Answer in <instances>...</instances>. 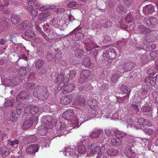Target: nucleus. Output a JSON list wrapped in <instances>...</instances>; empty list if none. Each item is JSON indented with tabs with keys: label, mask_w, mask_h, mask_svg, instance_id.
<instances>
[{
	"label": "nucleus",
	"mask_w": 158,
	"mask_h": 158,
	"mask_svg": "<svg viewBox=\"0 0 158 158\" xmlns=\"http://www.w3.org/2000/svg\"><path fill=\"white\" fill-rule=\"evenodd\" d=\"M32 27L31 23L26 21L18 25L17 26V28L18 30H24L26 28L30 29Z\"/></svg>",
	"instance_id": "4468645a"
},
{
	"label": "nucleus",
	"mask_w": 158,
	"mask_h": 158,
	"mask_svg": "<svg viewBox=\"0 0 158 158\" xmlns=\"http://www.w3.org/2000/svg\"><path fill=\"white\" fill-rule=\"evenodd\" d=\"M108 142L111 145L118 146L121 143L122 140L119 138H112L108 139Z\"/></svg>",
	"instance_id": "a211bd4d"
},
{
	"label": "nucleus",
	"mask_w": 158,
	"mask_h": 158,
	"mask_svg": "<svg viewBox=\"0 0 158 158\" xmlns=\"http://www.w3.org/2000/svg\"><path fill=\"white\" fill-rule=\"evenodd\" d=\"M83 64L87 68H92L94 67V64L90 63V59L88 57L85 58L83 61Z\"/></svg>",
	"instance_id": "412c9836"
},
{
	"label": "nucleus",
	"mask_w": 158,
	"mask_h": 158,
	"mask_svg": "<svg viewBox=\"0 0 158 158\" xmlns=\"http://www.w3.org/2000/svg\"><path fill=\"white\" fill-rule=\"evenodd\" d=\"M33 95L40 100H45L48 98V93L45 87L39 86L34 89Z\"/></svg>",
	"instance_id": "f03ea898"
},
{
	"label": "nucleus",
	"mask_w": 158,
	"mask_h": 158,
	"mask_svg": "<svg viewBox=\"0 0 158 158\" xmlns=\"http://www.w3.org/2000/svg\"><path fill=\"white\" fill-rule=\"evenodd\" d=\"M91 110H89V114H88L87 115L89 116H91V115H92V116H94L95 115L98 114V113H97L96 112V109H91Z\"/></svg>",
	"instance_id": "49530a36"
},
{
	"label": "nucleus",
	"mask_w": 158,
	"mask_h": 158,
	"mask_svg": "<svg viewBox=\"0 0 158 158\" xmlns=\"http://www.w3.org/2000/svg\"><path fill=\"white\" fill-rule=\"evenodd\" d=\"M77 152L79 154H83L86 152V148L83 145H81L78 147Z\"/></svg>",
	"instance_id": "c756f323"
},
{
	"label": "nucleus",
	"mask_w": 158,
	"mask_h": 158,
	"mask_svg": "<svg viewBox=\"0 0 158 158\" xmlns=\"http://www.w3.org/2000/svg\"><path fill=\"white\" fill-rule=\"evenodd\" d=\"M15 113L12 111V114H10V117H9L8 121H10L12 122H15L16 121V118L15 117Z\"/></svg>",
	"instance_id": "37998d69"
},
{
	"label": "nucleus",
	"mask_w": 158,
	"mask_h": 158,
	"mask_svg": "<svg viewBox=\"0 0 158 158\" xmlns=\"http://www.w3.org/2000/svg\"><path fill=\"white\" fill-rule=\"evenodd\" d=\"M14 103V99L12 98H10L5 102V106L6 107L11 106L13 105Z\"/></svg>",
	"instance_id": "72a5a7b5"
},
{
	"label": "nucleus",
	"mask_w": 158,
	"mask_h": 158,
	"mask_svg": "<svg viewBox=\"0 0 158 158\" xmlns=\"http://www.w3.org/2000/svg\"><path fill=\"white\" fill-rule=\"evenodd\" d=\"M50 25L54 28H58L61 30H64L67 27L64 20L58 16L53 17L49 22Z\"/></svg>",
	"instance_id": "7ed1b4c3"
},
{
	"label": "nucleus",
	"mask_w": 158,
	"mask_h": 158,
	"mask_svg": "<svg viewBox=\"0 0 158 158\" xmlns=\"http://www.w3.org/2000/svg\"><path fill=\"white\" fill-rule=\"evenodd\" d=\"M97 158H107V157L104 155V153L103 152H101L100 153L98 154Z\"/></svg>",
	"instance_id": "5fc2aeb1"
},
{
	"label": "nucleus",
	"mask_w": 158,
	"mask_h": 158,
	"mask_svg": "<svg viewBox=\"0 0 158 158\" xmlns=\"http://www.w3.org/2000/svg\"><path fill=\"white\" fill-rule=\"evenodd\" d=\"M39 147L37 144L31 145L29 147L27 148L26 152L30 155H35V153L37 152Z\"/></svg>",
	"instance_id": "9d476101"
},
{
	"label": "nucleus",
	"mask_w": 158,
	"mask_h": 158,
	"mask_svg": "<svg viewBox=\"0 0 158 158\" xmlns=\"http://www.w3.org/2000/svg\"><path fill=\"white\" fill-rule=\"evenodd\" d=\"M72 99V96L70 95L63 97L60 100V103L63 105H68L71 102Z\"/></svg>",
	"instance_id": "ddd939ff"
},
{
	"label": "nucleus",
	"mask_w": 158,
	"mask_h": 158,
	"mask_svg": "<svg viewBox=\"0 0 158 158\" xmlns=\"http://www.w3.org/2000/svg\"><path fill=\"white\" fill-rule=\"evenodd\" d=\"M102 131L98 128H95L92 131L90 135V137L92 138H97L99 137L102 133Z\"/></svg>",
	"instance_id": "6ab92c4d"
},
{
	"label": "nucleus",
	"mask_w": 158,
	"mask_h": 158,
	"mask_svg": "<svg viewBox=\"0 0 158 158\" xmlns=\"http://www.w3.org/2000/svg\"><path fill=\"white\" fill-rule=\"evenodd\" d=\"M6 0H4V1H5V3L4 5L2 4L0 5V8L1 9H5L7 6V5H8V3L7 1L6 2Z\"/></svg>",
	"instance_id": "e2e57ef3"
},
{
	"label": "nucleus",
	"mask_w": 158,
	"mask_h": 158,
	"mask_svg": "<svg viewBox=\"0 0 158 158\" xmlns=\"http://www.w3.org/2000/svg\"><path fill=\"white\" fill-rule=\"evenodd\" d=\"M155 69L154 67H152L148 71V73L149 75H153L155 74L156 73V70L155 71Z\"/></svg>",
	"instance_id": "a18cd8bd"
},
{
	"label": "nucleus",
	"mask_w": 158,
	"mask_h": 158,
	"mask_svg": "<svg viewBox=\"0 0 158 158\" xmlns=\"http://www.w3.org/2000/svg\"><path fill=\"white\" fill-rule=\"evenodd\" d=\"M83 34L81 32L76 33L73 36V39L75 41H78L81 40L84 37Z\"/></svg>",
	"instance_id": "b1692460"
},
{
	"label": "nucleus",
	"mask_w": 158,
	"mask_h": 158,
	"mask_svg": "<svg viewBox=\"0 0 158 158\" xmlns=\"http://www.w3.org/2000/svg\"><path fill=\"white\" fill-rule=\"evenodd\" d=\"M137 121L140 124H143L144 122V119L143 118H139L138 119Z\"/></svg>",
	"instance_id": "774afa93"
},
{
	"label": "nucleus",
	"mask_w": 158,
	"mask_h": 158,
	"mask_svg": "<svg viewBox=\"0 0 158 158\" xmlns=\"http://www.w3.org/2000/svg\"><path fill=\"white\" fill-rule=\"evenodd\" d=\"M88 105L91 109L95 107L97 105V102L95 99H92L88 102Z\"/></svg>",
	"instance_id": "7c9ffc66"
},
{
	"label": "nucleus",
	"mask_w": 158,
	"mask_h": 158,
	"mask_svg": "<svg viewBox=\"0 0 158 158\" xmlns=\"http://www.w3.org/2000/svg\"><path fill=\"white\" fill-rule=\"evenodd\" d=\"M106 153L107 155L110 156H115L118 154V152L116 150L111 148L107 150L106 152Z\"/></svg>",
	"instance_id": "cd10ccee"
},
{
	"label": "nucleus",
	"mask_w": 158,
	"mask_h": 158,
	"mask_svg": "<svg viewBox=\"0 0 158 158\" xmlns=\"http://www.w3.org/2000/svg\"><path fill=\"white\" fill-rule=\"evenodd\" d=\"M39 109H24L26 114L35 115L38 114Z\"/></svg>",
	"instance_id": "a878e982"
},
{
	"label": "nucleus",
	"mask_w": 158,
	"mask_h": 158,
	"mask_svg": "<svg viewBox=\"0 0 158 158\" xmlns=\"http://www.w3.org/2000/svg\"><path fill=\"white\" fill-rule=\"evenodd\" d=\"M153 96L156 102L158 104V92H153Z\"/></svg>",
	"instance_id": "864d4df0"
},
{
	"label": "nucleus",
	"mask_w": 158,
	"mask_h": 158,
	"mask_svg": "<svg viewBox=\"0 0 158 158\" xmlns=\"http://www.w3.org/2000/svg\"><path fill=\"white\" fill-rule=\"evenodd\" d=\"M25 34L29 38L33 37L35 35L34 32L30 29L26 30Z\"/></svg>",
	"instance_id": "f704fd0d"
},
{
	"label": "nucleus",
	"mask_w": 158,
	"mask_h": 158,
	"mask_svg": "<svg viewBox=\"0 0 158 158\" xmlns=\"http://www.w3.org/2000/svg\"><path fill=\"white\" fill-rule=\"evenodd\" d=\"M131 148V146L127 145L126 146L124 149V154L127 156L132 157L135 156V152L132 151Z\"/></svg>",
	"instance_id": "2eb2a0df"
},
{
	"label": "nucleus",
	"mask_w": 158,
	"mask_h": 158,
	"mask_svg": "<svg viewBox=\"0 0 158 158\" xmlns=\"http://www.w3.org/2000/svg\"><path fill=\"white\" fill-rule=\"evenodd\" d=\"M101 149L104 150L105 147L104 146H102ZM101 152H102L100 150V148L99 146L95 144H91L88 147L87 155L90 156H92L95 154H99Z\"/></svg>",
	"instance_id": "39448f33"
},
{
	"label": "nucleus",
	"mask_w": 158,
	"mask_h": 158,
	"mask_svg": "<svg viewBox=\"0 0 158 158\" xmlns=\"http://www.w3.org/2000/svg\"><path fill=\"white\" fill-rule=\"evenodd\" d=\"M144 131L147 135H151L153 134V131L150 129H144Z\"/></svg>",
	"instance_id": "09e8293b"
},
{
	"label": "nucleus",
	"mask_w": 158,
	"mask_h": 158,
	"mask_svg": "<svg viewBox=\"0 0 158 158\" xmlns=\"http://www.w3.org/2000/svg\"><path fill=\"white\" fill-rule=\"evenodd\" d=\"M66 151H67L68 152H69L68 154H69V155H73L72 152L73 151H74V150L70 148H67L66 149Z\"/></svg>",
	"instance_id": "0e129e2a"
},
{
	"label": "nucleus",
	"mask_w": 158,
	"mask_h": 158,
	"mask_svg": "<svg viewBox=\"0 0 158 158\" xmlns=\"http://www.w3.org/2000/svg\"><path fill=\"white\" fill-rule=\"evenodd\" d=\"M54 7L53 6H52L50 5H46L40 6L39 8V9L40 10L42 11L52 9L54 8Z\"/></svg>",
	"instance_id": "bb28decb"
},
{
	"label": "nucleus",
	"mask_w": 158,
	"mask_h": 158,
	"mask_svg": "<svg viewBox=\"0 0 158 158\" xmlns=\"http://www.w3.org/2000/svg\"><path fill=\"white\" fill-rule=\"evenodd\" d=\"M64 79V75H60L58 76L56 80H55V82L56 83H58L59 81H60L59 85L57 88V89L58 91L60 90L64 86L65 82L64 80H65V79Z\"/></svg>",
	"instance_id": "f8f14e48"
},
{
	"label": "nucleus",
	"mask_w": 158,
	"mask_h": 158,
	"mask_svg": "<svg viewBox=\"0 0 158 158\" xmlns=\"http://www.w3.org/2000/svg\"><path fill=\"white\" fill-rule=\"evenodd\" d=\"M129 107L131 108H134V109H137L138 107L137 105L135 103H132L130 104Z\"/></svg>",
	"instance_id": "338daca9"
},
{
	"label": "nucleus",
	"mask_w": 158,
	"mask_h": 158,
	"mask_svg": "<svg viewBox=\"0 0 158 158\" xmlns=\"http://www.w3.org/2000/svg\"><path fill=\"white\" fill-rule=\"evenodd\" d=\"M18 143V141L17 139H15L14 140L9 139L7 141V144L10 146H14Z\"/></svg>",
	"instance_id": "58836bf2"
},
{
	"label": "nucleus",
	"mask_w": 158,
	"mask_h": 158,
	"mask_svg": "<svg viewBox=\"0 0 158 158\" xmlns=\"http://www.w3.org/2000/svg\"><path fill=\"white\" fill-rule=\"evenodd\" d=\"M150 55L152 59L156 58L157 55L156 52L155 51H152L150 52Z\"/></svg>",
	"instance_id": "6e6d98bb"
},
{
	"label": "nucleus",
	"mask_w": 158,
	"mask_h": 158,
	"mask_svg": "<svg viewBox=\"0 0 158 158\" xmlns=\"http://www.w3.org/2000/svg\"><path fill=\"white\" fill-rule=\"evenodd\" d=\"M44 63V61L42 60H38L36 62L35 66L37 68L39 69L43 66Z\"/></svg>",
	"instance_id": "a19ab883"
},
{
	"label": "nucleus",
	"mask_w": 158,
	"mask_h": 158,
	"mask_svg": "<svg viewBox=\"0 0 158 158\" xmlns=\"http://www.w3.org/2000/svg\"><path fill=\"white\" fill-rule=\"evenodd\" d=\"M115 135L116 138L119 139L124 138L126 136V134L124 133L119 131H116L115 132Z\"/></svg>",
	"instance_id": "2f4dec72"
},
{
	"label": "nucleus",
	"mask_w": 158,
	"mask_h": 158,
	"mask_svg": "<svg viewBox=\"0 0 158 158\" xmlns=\"http://www.w3.org/2000/svg\"><path fill=\"white\" fill-rule=\"evenodd\" d=\"M27 92H21L19 95L17 96L16 100L17 101H19L20 99L23 100L27 98L28 96V95H27Z\"/></svg>",
	"instance_id": "393cba45"
},
{
	"label": "nucleus",
	"mask_w": 158,
	"mask_h": 158,
	"mask_svg": "<svg viewBox=\"0 0 158 158\" xmlns=\"http://www.w3.org/2000/svg\"><path fill=\"white\" fill-rule=\"evenodd\" d=\"M35 9H34L30 12L31 14L32 15V16L34 17H36L37 16L38 14L37 11Z\"/></svg>",
	"instance_id": "3c124183"
},
{
	"label": "nucleus",
	"mask_w": 158,
	"mask_h": 158,
	"mask_svg": "<svg viewBox=\"0 0 158 158\" xmlns=\"http://www.w3.org/2000/svg\"><path fill=\"white\" fill-rule=\"evenodd\" d=\"M120 89L123 92L124 94H127L128 92H130L131 90H129L125 85H121L120 87Z\"/></svg>",
	"instance_id": "e433bc0d"
},
{
	"label": "nucleus",
	"mask_w": 158,
	"mask_h": 158,
	"mask_svg": "<svg viewBox=\"0 0 158 158\" xmlns=\"http://www.w3.org/2000/svg\"><path fill=\"white\" fill-rule=\"evenodd\" d=\"M76 4V3L75 2L71 1L69 3L68 6V7L71 8L75 6Z\"/></svg>",
	"instance_id": "052dcab7"
},
{
	"label": "nucleus",
	"mask_w": 158,
	"mask_h": 158,
	"mask_svg": "<svg viewBox=\"0 0 158 158\" xmlns=\"http://www.w3.org/2000/svg\"><path fill=\"white\" fill-rule=\"evenodd\" d=\"M90 71L88 70H84L81 73V75L87 78L90 75Z\"/></svg>",
	"instance_id": "ea45409f"
},
{
	"label": "nucleus",
	"mask_w": 158,
	"mask_h": 158,
	"mask_svg": "<svg viewBox=\"0 0 158 158\" xmlns=\"http://www.w3.org/2000/svg\"><path fill=\"white\" fill-rule=\"evenodd\" d=\"M120 74L116 73L113 75L111 78V80L113 83H115L117 81V80L120 77Z\"/></svg>",
	"instance_id": "79ce46f5"
},
{
	"label": "nucleus",
	"mask_w": 158,
	"mask_h": 158,
	"mask_svg": "<svg viewBox=\"0 0 158 158\" xmlns=\"http://www.w3.org/2000/svg\"><path fill=\"white\" fill-rule=\"evenodd\" d=\"M51 14L49 12H44L40 13L38 16V19L39 21L44 22L46 21L47 18L51 16Z\"/></svg>",
	"instance_id": "9b49d317"
},
{
	"label": "nucleus",
	"mask_w": 158,
	"mask_h": 158,
	"mask_svg": "<svg viewBox=\"0 0 158 158\" xmlns=\"http://www.w3.org/2000/svg\"><path fill=\"white\" fill-rule=\"evenodd\" d=\"M135 66V64L133 62H129L124 63L121 62L118 66L117 69L119 73H123L131 70Z\"/></svg>",
	"instance_id": "20e7f679"
},
{
	"label": "nucleus",
	"mask_w": 158,
	"mask_h": 158,
	"mask_svg": "<svg viewBox=\"0 0 158 158\" xmlns=\"http://www.w3.org/2000/svg\"><path fill=\"white\" fill-rule=\"evenodd\" d=\"M153 107H154L152 106L151 104H145L142 108L143 109H151Z\"/></svg>",
	"instance_id": "680f3d73"
},
{
	"label": "nucleus",
	"mask_w": 158,
	"mask_h": 158,
	"mask_svg": "<svg viewBox=\"0 0 158 158\" xmlns=\"http://www.w3.org/2000/svg\"><path fill=\"white\" fill-rule=\"evenodd\" d=\"M112 25V22L109 21H107L105 24H102L103 27L106 28L110 27Z\"/></svg>",
	"instance_id": "de8ad7c7"
},
{
	"label": "nucleus",
	"mask_w": 158,
	"mask_h": 158,
	"mask_svg": "<svg viewBox=\"0 0 158 158\" xmlns=\"http://www.w3.org/2000/svg\"><path fill=\"white\" fill-rule=\"evenodd\" d=\"M2 26L5 28H6L8 27V22L6 21V18H4V20L2 22Z\"/></svg>",
	"instance_id": "4d7b16f0"
},
{
	"label": "nucleus",
	"mask_w": 158,
	"mask_h": 158,
	"mask_svg": "<svg viewBox=\"0 0 158 158\" xmlns=\"http://www.w3.org/2000/svg\"><path fill=\"white\" fill-rule=\"evenodd\" d=\"M73 109H67V110L64 112L63 114L64 116L66 117V119L68 121L70 122L73 121L75 123H77L79 119L86 118L84 112H82L81 109H79V110H77L74 116H73Z\"/></svg>",
	"instance_id": "f257e3e1"
},
{
	"label": "nucleus",
	"mask_w": 158,
	"mask_h": 158,
	"mask_svg": "<svg viewBox=\"0 0 158 158\" xmlns=\"http://www.w3.org/2000/svg\"><path fill=\"white\" fill-rule=\"evenodd\" d=\"M36 108V106L31 104H28L26 107V109H35Z\"/></svg>",
	"instance_id": "69168bd1"
},
{
	"label": "nucleus",
	"mask_w": 158,
	"mask_h": 158,
	"mask_svg": "<svg viewBox=\"0 0 158 158\" xmlns=\"http://www.w3.org/2000/svg\"><path fill=\"white\" fill-rule=\"evenodd\" d=\"M35 86L34 83L32 82H28L25 83L24 85V86L26 89H32Z\"/></svg>",
	"instance_id": "4c0bfd02"
},
{
	"label": "nucleus",
	"mask_w": 158,
	"mask_h": 158,
	"mask_svg": "<svg viewBox=\"0 0 158 158\" xmlns=\"http://www.w3.org/2000/svg\"><path fill=\"white\" fill-rule=\"evenodd\" d=\"M156 76L152 77V79L150 80V82L152 85H154L156 83L157 80Z\"/></svg>",
	"instance_id": "8fccbe9b"
},
{
	"label": "nucleus",
	"mask_w": 158,
	"mask_h": 158,
	"mask_svg": "<svg viewBox=\"0 0 158 158\" xmlns=\"http://www.w3.org/2000/svg\"><path fill=\"white\" fill-rule=\"evenodd\" d=\"M10 20L13 24H16L20 22V19L16 15L13 14L11 15Z\"/></svg>",
	"instance_id": "4be33fe9"
},
{
	"label": "nucleus",
	"mask_w": 158,
	"mask_h": 158,
	"mask_svg": "<svg viewBox=\"0 0 158 158\" xmlns=\"http://www.w3.org/2000/svg\"><path fill=\"white\" fill-rule=\"evenodd\" d=\"M143 12L145 15L151 14L154 11L153 6L152 4L145 6L143 9Z\"/></svg>",
	"instance_id": "f3484780"
},
{
	"label": "nucleus",
	"mask_w": 158,
	"mask_h": 158,
	"mask_svg": "<svg viewBox=\"0 0 158 158\" xmlns=\"http://www.w3.org/2000/svg\"><path fill=\"white\" fill-rule=\"evenodd\" d=\"M75 88V85L70 84L65 86L62 90V92L64 94H67L72 91Z\"/></svg>",
	"instance_id": "dca6fc26"
},
{
	"label": "nucleus",
	"mask_w": 158,
	"mask_h": 158,
	"mask_svg": "<svg viewBox=\"0 0 158 158\" xmlns=\"http://www.w3.org/2000/svg\"><path fill=\"white\" fill-rule=\"evenodd\" d=\"M110 39L111 38L110 36H106L104 37L103 41V43H108L109 41H110Z\"/></svg>",
	"instance_id": "bf43d9fd"
},
{
	"label": "nucleus",
	"mask_w": 158,
	"mask_h": 158,
	"mask_svg": "<svg viewBox=\"0 0 158 158\" xmlns=\"http://www.w3.org/2000/svg\"><path fill=\"white\" fill-rule=\"evenodd\" d=\"M115 131L111 129H108L105 130V134L107 136H113L115 135Z\"/></svg>",
	"instance_id": "c9c22d12"
},
{
	"label": "nucleus",
	"mask_w": 158,
	"mask_h": 158,
	"mask_svg": "<svg viewBox=\"0 0 158 158\" xmlns=\"http://www.w3.org/2000/svg\"><path fill=\"white\" fill-rule=\"evenodd\" d=\"M144 23L151 28H154L157 23V20L155 18L151 17L145 19Z\"/></svg>",
	"instance_id": "1a4fd4ad"
},
{
	"label": "nucleus",
	"mask_w": 158,
	"mask_h": 158,
	"mask_svg": "<svg viewBox=\"0 0 158 158\" xmlns=\"http://www.w3.org/2000/svg\"><path fill=\"white\" fill-rule=\"evenodd\" d=\"M129 97V94H127L122 98L118 97L117 98V102L119 103H123L124 101L128 100Z\"/></svg>",
	"instance_id": "473e14b6"
},
{
	"label": "nucleus",
	"mask_w": 158,
	"mask_h": 158,
	"mask_svg": "<svg viewBox=\"0 0 158 158\" xmlns=\"http://www.w3.org/2000/svg\"><path fill=\"white\" fill-rule=\"evenodd\" d=\"M116 56V52L113 47L106 50L103 54V58L105 60H107L109 59H114Z\"/></svg>",
	"instance_id": "423d86ee"
},
{
	"label": "nucleus",
	"mask_w": 158,
	"mask_h": 158,
	"mask_svg": "<svg viewBox=\"0 0 158 158\" xmlns=\"http://www.w3.org/2000/svg\"><path fill=\"white\" fill-rule=\"evenodd\" d=\"M85 102V99L83 98H81L80 96H77L73 102V106H76L77 105H78L80 104L81 105H84Z\"/></svg>",
	"instance_id": "aec40b11"
},
{
	"label": "nucleus",
	"mask_w": 158,
	"mask_h": 158,
	"mask_svg": "<svg viewBox=\"0 0 158 158\" xmlns=\"http://www.w3.org/2000/svg\"><path fill=\"white\" fill-rule=\"evenodd\" d=\"M116 10L118 12H123L124 13H126L127 10L125 7L121 4H119L118 5L116 8Z\"/></svg>",
	"instance_id": "c85d7f7f"
},
{
	"label": "nucleus",
	"mask_w": 158,
	"mask_h": 158,
	"mask_svg": "<svg viewBox=\"0 0 158 158\" xmlns=\"http://www.w3.org/2000/svg\"><path fill=\"white\" fill-rule=\"evenodd\" d=\"M19 74L22 76H25L27 74V71L25 68H21L19 70Z\"/></svg>",
	"instance_id": "c03bdc74"
},
{
	"label": "nucleus",
	"mask_w": 158,
	"mask_h": 158,
	"mask_svg": "<svg viewBox=\"0 0 158 158\" xmlns=\"http://www.w3.org/2000/svg\"><path fill=\"white\" fill-rule=\"evenodd\" d=\"M53 118L51 115H45L43 117L41 120V123L45 125V128L47 129H52L53 127L52 121Z\"/></svg>",
	"instance_id": "6e6552de"
},
{
	"label": "nucleus",
	"mask_w": 158,
	"mask_h": 158,
	"mask_svg": "<svg viewBox=\"0 0 158 158\" xmlns=\"http://www.w3.org/2000/svg\"><path fill=\"white\" fill-rule=\"evenodd\" d=\"M87 79V78L85 77H84L83 76L80 75V77L79 80V81L80 83H83L86 81Z\"/></svg>",
	"instance_id": "603ef678"
},
{
	"label": "nucleus",
	"mask_w": 158,
	"mask_h": 158,
	"mask_svg": "<svg viewBox=\"0 0 158 158\" xmlns=\"http://www.w3.org/2000/svg\"><path fill=\"white\" fill-rule=\"evenodd\" d=\"M28 5L31 6L32 8L35 9H39L40 6V4L38 3L37 1L35 0H34L30 2H29Z\"/></svg>",
	"instance_id": "5701e85b"
},
{
	"label": "nucleus",
	"mask_w": 158,
	"mask_h": 158,
	"mask_svg": "<svg viewBox=\"0 0 158 158\" xmlns=\"http://www.w3.org/2000/svg\"><path fill=\"white\" fill-rule=\"evenodd\" d=\"M38 117L35 116H32L28 118V119L24 122L23 124V128L24 130L29 129L34 123H36L38 122Z\"/></svg>",
	"instance_id": "0eeeda50"
},
{
	"label": "nucleus",
	"mask_w": 158,
	"mask_h": 158,
	"mask_svg": "<svg viewBox=\"0 0 158 158\" xmlns=\"http://www.w3.org/2000/svg\"><path fill=\"white\" fill-rule=\"evenodd\" d=\"M124 1L125 5L127 6H129L132 3V0H124Z\"/></svg>",
	"instance_id": "13d9d810"
}]
</instances>
